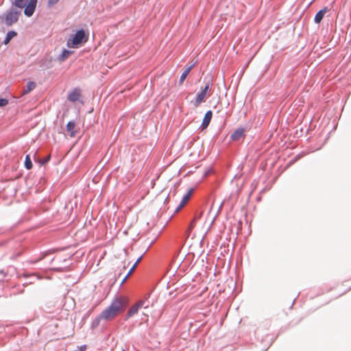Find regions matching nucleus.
Masks as SVG:
<instances>
[{
	"instance_id": "obj_1",
	"label": "nucleus",
	"mask_w": 351,
	"mask_h": 351,
	"mask_svg": "<svg viewBox=\"0 0 351 351\" xmlns=\"http://www.w3.org/2000/svg\"><path fill=\"white\" fill-rule=\"evenodd\" d=\"M125 304L124 300L121 297L115 298L106 308L99 313L90 324V328L96 329L104 322L113 319L117 315L124 310Z\"/></svg>"
},
{
	"instance_id": "obj_2",
	"label": "nucleus",
	"mask_w": 351,
	"mask_h": 351,
	"mask_svg": "<svg viewBox=\"0 0 351 351\" xmlns=\"http://www.w3.org/2000/svg\"><path fill=\"white\" fill-rule=\"evenodd\" d=\"M88 38V35L86 34L85 31L83 29H79L73 35L72 38L68 39L66 46L69 48L77 47L82 43H86Z\"/></svg>"
},
{
	"instance_id": "obj_3",
	"label": "nucleus",
	"mask_w": 351,
	"mask_h": 351,
	"mask_svg": "<svg viewBox=\"0 0 351 351\" xmlns=\"http://www.w3.org/2000/svg\"><path fill=\"white\" fill-rule=\"evenodd\" d=\"M21 12L15 8H11L7 11L3 19V23L7 26H11L14 23H16L19 20Z\"/></svg>"
},
{
	"instance_id": "obj_4",
	"label": "nucleus",
	"mask_w": 351,
	"mask_h": 351,
	"mask_svg": "<svg viewBox=\"0 0 351 351\" xmlns=\"http://www.w3.org/2000/svg\"><path fill=\"white\" fill-rule=\"evenodd\" d=\"M212 82L210 81L208 82L204 88L197 94L194 105L195 106H198L200 104L205 101V98L208 93H210L211 90Z\"/></svg>"
},
{
	"instance_id": "obj_5",
	"label": "nucleus",
	"mask_w": 351,
	"mask_h": 351,
	"mask_svg": "<svg viewBox=\"0 0 351 351\" xmlns=\"http://www.w3.org/2000/svg\"><path fill=\"white\" fill-rule=\"evenodd\" d=\"M38 1L37 0H29L28 3L23 8L24 14L27 17H30L33 15L36 8Z\"/></svg>"
},
{
	"instance_id": "obj_6",
	"label": "nucleus",
	"mask_w": 351,
	"mask_h": 351,
	"mask_svg": "<svg viewBox=\"0 0 351 351\" xmlns=\"http://www.w3.org/2000/svg\"><path fill=\"white\" fill-rule=\"evenodd\" d=\"M145 304L143 300H140L133 306H132L128 311L125 315V319H129L138 313L139 308H142Z\"/></svg>"
},
{
	"instance_id": "obj_7",
	"label": "nucleus",
	"mask_w": 351,
	"mask_h": 351,
	"mask_svg": "<svg viewBox=\"0 0 351 351\" xmlns=\"http://www.w3.org/2000/svg\"><path fill=\"white\" fill-rule=\"evenodd\" d=\"M80 96L81 90L79 88H75L69 93L67 99L71 102H75L80 100Z\"/></svg>"
},
{
	"instance_id": "obj_8",
	"label": "nucleus",
	"mask_w": 351,
	"mask_h": 351,
	"mask_svg": "<svg viewBox=\"0 0 351 351\" xmlns=\"http://www.w3.org/2000/svg\"><path fill=\"white\" fill-rule=\"evenodd\" d=\"M212 116H213V112L211 110H208L205 113L202 123L200 126L202 130H204V129L207 128V127L208 126V125L211 121Z\"/></svg>"
},
{
	"instance_id": "obj_9",
	"label": "nucleus",
	"mask_w": 351,
	"mask_h": 351,
	"mask_svg": "<svg viewBox=\"0 0 351 351\" xmlns=\"http://www.w3.org/2000/svg\"><path fill=\"white\" fill-rule=\"evenodd\" d=\"M327 10H328V8L326 7H325L323 9L319 10L316 13V14L314 17V22L316 24L320 23V22L322 21L325 14L326 13Z\"/></svg>"
},
{
	"instance_id": "obj_10",
	"label": "nucleus",
	"mask_w": 351,
	"mask_h": 351,
	"mask_svg": "<svg viewBox=\"0 0 351 351\" xmlns=\"http://www.w3.org/2000/svg\"><path fill=\"white\" fill-rule=\"evenodd\" d=\"M244 136V129L242 128H237L231 134L230 138L233 141H239Z\"/></svg>"
},
{
	"instance_id": "obj_11",
	"label": "nucleus",
	"mask_w": 351,
	"mask_h": 351,
	"mask_svg": "<svg viewBox=\"0 0 351 351\" xmlns=\"http://www.w3.org/2000/svg\"><path fill=\"white\" fill-rule=\"evenodd\" d=\"M195 64H196V62H194L193 64H192L191 66L186 68V69L183 71V73H182V75L180 77V80H179L180 84L183 83V82L185 80L186 77H187V75H189V73H190L191 69L195 66Z\"/></svg>"
},
{
	"instance_id": "obj_12",
	"label": "nucleus",
	"mask_w": 351,
	"mask_h": 351,
	"mask_svg": "<svg viewBox=\"0 0 351 351\" xmlns=\"http://www.w3.org/2000/svg\"><path fill=\"white\" fill-rule=\"evenodd\" d=\"M16 35H17V32H15L14 30L9 31L7 33L5 38L4 40L3 41V43L4 45H8L10 43V41L14 37H15Z\"/></svg>"
},
{
	"instance_id": "obj_13",
	"label": "nucleus",
	"mask_w": 351,
	"mask_h": 351,
	"mask_svg": "<svg viewBox=\"0 0 351 351\" xmlns=\"http://www.w3.org/2000/svg\"><path fill=\"white\" fill-rule=\"evenodd\" d=\"M193 191V189L191 188L188 191V192L183 196L181 202H180V206H184L187 203V202L189 201Z\"/></svg>"
},
{
	"instance_id": "obj_14",
	"label": "nucleus",
	"mask_w": 351,
	"mask_h": 351,
	"mask_svg": "<svg viewBox=\"0 0 351 351\" xmlns=\"http://www.w3.org/2000/svg\"><path fill=\"white\" fill-rule=\"evenodd\" d=\"M36 87V83L34 82H32V81H30L29 82L27 85H26V87L23 90V93L22 95H27L29 93H30L33 89H34Z\"/></svg>"
},
{
	"instance_id": "obj_15",
	"label": "nucleus",
	"mask_w": 351,
	"mask_h": 351,
	"mask_svg": "<svg viewBox=\"0 0 351 351\" xmlns=\"http://www.w3.org/2000/svg\"><path fill=\"white\" fill-rule=\"evenodd\" d=\"M75 126V123L74 121H69L66 124V130L70 132V136L71 137L75 135V132L73 130Z\"/></svg>"
},
{
	"instance_id": "obj_16",
	"label": "nucleus",
	"mask_w": 351,
	"mask_h": 351,
	"mask_svg": "<svg viewBox=\"0 0 351 351\" xmlns=\"http://www.w3.org/2000/svg\"><path fill=\"white\" fill-rule=\"evenodd\" d=\"M71 53L72 52L71 51L64 49L61 54L58 56V60L60 62L64 61L66 59L69 58Z\"/></svg>"
},
{
	"instance_id": "obj_17",
	"label": "nucleus",
	"mask_w": 351,
	"mask_h": 351,
	"mask_svg": "<svg viewBox=\"0 0 351 351\" xmlns=\"http://www.w3.org/2000/svg\"><path fill=\"white\" fill-rule=\"evenodd\" d=\"M24 165H25V167L28 170L31 169L33 167L32 160H31L30 156L29 154H27L25 156Z\"/></svg>"
},
{
	"instance_id": "obj_18",
	"label": "nucleus",
	"mask_w": 351,
	"mask_h": 351,
	"mask_svg": "<svg viewBox=\"0 0 351 351\" xmlns=\"http://www.w3.org/2000/svg\"><path fill=\"white\" fill-rule=\"evenodd\" d=\"M28 1L29 0H15L14 4L19 8H23Z\"/></svg>"
},
{
	"instance_id": "obj_19",
	"label": "nucleus",
	"mask_w": 351,
	"mask_h": 351,
	"mask_svg": "<svg viewBox=\"0 0 351 351\" xmlns=\"http://www.w3.org/2000/svg\"><path fill=\"white\" fill-rule=\"evenodd\" d=\"M136 267L132 265V267L130 268V269L129 270L128 273L127 274V275L124 277V278L123 279L122 282H121V285L124 283V282L126 280V279L129 277V276H130L132 274V273L134 271V269Z\"/></svg>"
},
{
	"instance_id": "obj_20",
	"label": "nucleus",
	"mask_w": 351,
	"mask_h": 351,
	"mask_svg": "<svg viewBox=\"0 0 351 351\" xmlns=\"http://www.w3.org/2000/svg\"><path fill=\"white\" fill-rule=\"evenodd\" d=\"M8 104V100L6 98H0V107L5 106Z\"/></svg>"
},
{
	"instance_id": "obj_21",
	"label": "nucleus",
	"mask_w": 351,
	"mask_h": 351,
	"mask_svg": "<svg viewBox=\"0 0 351 351\" xmlns=\"http://www.w3.org/2000/svg\"><path fill=\"white\" fill-rule=\"evenodd\" d=\"M58 1H59V0H48L47 3H48V5L49 7H51V6L56 5Z\"/></svg>"
},
{
	"instance_id": "obj_22",
	"label": "nucleus",
	"mask_w": 351,
	"mask_h": 351,
	"mask_svg": "<svg viewBox=\"0 0 351 351\" xmlns=\"http://www.w3.org/2000/svg\"><path fill=\"white\" fill-rule=\"evenodd\" d=\"M195 223V221H194L193 219L192 221L191 222L190 225H189V229L190 230H192L194 228Z\"/></svg>"
},
{
	"instance_id": "obj_23",
	"label": "nucleus",
	"mask_w": 351,
	"mask_h": 351,
	"mask_svg": "<svg viewBox=\"0 0 351 351\" xmlns=\"http://www.w3.org/2000/svg\"><path fill=\"white\" fill-rule=\"evenodd\" d=\"M142 258V256H141L134 263V264L133 265L135 267L137 266V265L140 263L141 260Z\"/></svg>"
},
{
	"instance_id": "obj_24",
	"label": "nucleus",
	"mask_w": 351,
	"mask_h": 351,
	"mask_svg": "<svg viewBox=\"0 0 351 351\" xmlns=\"http://www.w3.org/2000/svg\"><path fill=\"white\" fill-rule=\"evenodd\" d=\"M78 348H79V351H85L86 346L85 345L81 346L80 347H78Z\"/></svg>"
},
{
	"instance_id": "obj_25",
	"label": "nucleus",
	"mask_w": 351,
	"mask_h": 351,
	"mask_svg": "<svg viewBox=\"0 0 351 351\" xmlns=\"http://www.w3.org/2000/svg\"><path fill=\"white\" fill-rule=\"evenodd\" d=\"M183 206H180V204H179V205L176 207V210H175V213H178Z\"/></svg>"
},
{
	"instance_id": "obj_26",
	"label": "nucleus",
	"mask_w": 351,
	"mask_h": 351,
	"mask_svg": "<svg viewBox=\"0 0 351 351\" xmlns=\"http://www.w3.org/2000/svg\"><path fill=\"white\" fill-rule=\"evenodd\" d=\"M200 217H201V214H199V215H196L194 217L193 220L196 221H197V219H199Z\"/></svg>"
},
{
	"instance_id": "obj_27",
	"label": "nucleus",
	"mask_w": 351,
	"mask_h": 351,
	"mask_svg": "<svg viewBox=\"0 0 351 351\" xmlns=\"http://www.w3.org/2000/svg\"><path fill=\"white\" fill-rule=\"evenodd\" d=\"M49 159H50V156H48L47 158H45L44 163L48 162L49 160Z\"/></svg>"
},
{
	"instance_id": "obj_28",
	"label": "nucleus",
	"mask_w": 351,
	"mask_h": 351,
	"mask_svg": "<svg viewBox=\"0 0 351 351\" xmlns=\"http://www.w3.org/2000/svg\"><path fill=\"white\" fill-rule=\"evenodd\" d=\"M168 198H169V196H167V197H166V199H165V202H166V201L168 199Z\"/></svg>"
},
{
	"instance_id": "obj_29",
	"label": "nucleus",
	"mask_w": 351,
	"mask_h": 351,
	"mask_svg": "<svg viewBox=\"0 0 351 351\" xmlns=\"http://www.w3.org/2000/svg\"><path fill=\"white\" fill-rule=\"evenodd\" d=\"M122 351H124V350H122Z\"/></svg>"
}]
</instances>
